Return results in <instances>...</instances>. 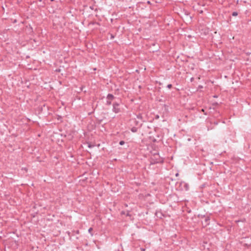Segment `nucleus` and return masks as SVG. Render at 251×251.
<instances>
[{
  "label": "nucleus",
  "mask_w": 251,
  "mask_h": 251,
  "mask_svg": "<svg viewBox=\"0 0 251 251\" xmlns=\"http://www.w3.org/2000/svg\"><path fill=\"white\" fill-rule=\"evenodd\" d=\"M194 77H192V78H191V79H190V81H191V82H192V81L194 80Z\"/></svg>",
  "instance_id": "nucleus-11"
},
{
  "label": "nucleus",
  "mask_w": 251,
  "mask_h": 251,
  "mask_svg": "<svg viewBox=\"0 0 251 251\" xmlns=\"http://www.w3.org/2000/svg\"><path fill=\"white\" fill-rule=\"evenodd\" d=\"M237 15H238V13H237V12H233L232 13V15L233 16H236Z\"/></svg>",
  "instance_id": "nucleus-7"
},
{
  "label": "nucleus",
  "mask_w": 251,
  "mask_h": 251,
  "mask_svg": "<svg viewBox=\"0 0 251 251\" xmlns=\"http://www.w3.org/2000/svg\"><path fill=\"white\" fill-rule=\"evenodd\" d=\"M167 88H168L169 89H171L172 87V85L171 84H169L167 85Z\"/></svg>",
  "instance_id": "nucleus-9"
},
{
  "label": "nucleus",
  "mask_w": 251,
  "mask_h": 251,
  "mask_svg": "<svg viewBox=\"0 0 251 251\" xmlns=\"http://www.w3.org/2000/svg\"><path fill=\"white\" fill-rule=\"evenodd\" d=\"M125 141H121L120 142V143H119V144H120V145H124V144H125Z\"/></svg>",
  "instance_id": "nucleus-8"
},
{
  "label": "nucleus",
  "mask_w": 251,
  "mask_h": 251,
  "mask_svg": "<svg viewBox=\"0 0 251 251\" xmlns=\"http://www.w3.org/2000/svg\"><path fill=\"white\" fill-rule=\"evenodd\" d=\"M131 131L132 132H136L137 131V128L136 127H133L131 128Z\"/></svg>",
  "instance_id": "nucleus-4"
},
{
  "label": "nucleus",
  "mask_w": 251,
  "mask_h": 251,
  "mask_svg": "<svg viewBox=\"0 0 251 251\" xmlns=\"http://www.w3.org/2000/svg\"><path fill=\"white\" fill-rule=\"evenodd\" d=\"M209 221H210V219L208 217H206L205 218V219H204L205 226H206L207 225H208L209 224Z\"/></svg>",
  "instance_id": "nucleus-3"
},
{
  "label": "nucleus",
  "mask_w": 251,
  "mask_h": 251,
  "mask_svg": "<svg viewBox=\"0 0 251 251\" xmlns=\"http://www.w3.org/2000/svg\"><path fill=\"white\" fill-rule=\"evenodd\" d=\"M141 251H145V249H144V248H141Z\"/></svg>",
  "instance_id": "nucleus-12"
},
{
  "label": "nucleus",
  "mask_w": 251,
  "mask_h": 251,
  "mask_svg": "<svg viewBox=\"0 0 251 251\" xmlns=\"http://www.w3.org/2000/svg\"><path fill=\"white\" fill-rule=\"evenodd\" d=\"M126 215H127V216H128V212H127V213Z\"/></svg>",
  "instance_id": "nucleus-15"
},
{
  "label": "nucleus",
  "mask_w": 251,
  "mask_h": 251,
  "mask_svg": "<svg viewBox=\"0 0 251 251\" xmlns=\"http://www.w3.org/2000/svg\"><path fill=\"white\" fill-rule=\"evenodd\" d=\"M51 1H53L54 0H50Z\"/></svg>",
  "instance_id": "nucleus-16"
},
{
  "label": "nucleus",
  "mask_w": 251,
  "mask_h": 251,
  "mask_svg": "<svg viewBox=\"0 0 251 251\" xmlns=\"http://www.w3.org/2000/svg\"><path fill=\"white\" fill-rule=\"evenodd\" d=\"M107 100H112L114 99V97L112 94H109L106 97Z\"/></svg>",
  "instance_id": "nucleus-2"
},
{
  "label": "nucleus",
  "mask_w": 251,
  "mask_h": 251,
  "mask_svg": "<svg viewBox=\"0 0 251 251\" xmlns=\"http://www.w3.org/2000/svg\"><path fill=\"white\" fill-rule=\"evenodd\" d=\"M178 175V173H177V174H176V176H177Z\"/></svg>",
  "instance_id": "nucleus-14"
},
{
  "label": "nucleus",
  "mask_w": 251,
  "mask_h": 251,
  "mask_svg": "<svg viewBox=\"0 0 251 251\" xmlns=\"http://www.w3.org/2000/svg\"><path fill=\"white\" fill-rule=\"evenodd\" d=\"M112 111L115 113H118L121 112V109L120 108V104L117 102H115L113 103V109Z\"/></svg>",
  "instance_id": "nucleus-1"
},
{
  "label": "nucleus",
  "mask_w": 251,
  "mask_h": 251,
  "mask_svg": "<svg viewBox=\"0 0 251 251\" xmlns=\"http://www.w3.org/2000/svg\"><path fill=\"white\" fill-rule=\"evenodd\" d=\"M112 103V100H109L107 99L106 104L107 105H110Z\"/></svg>",
  "instance_id": "nucleus-5"
},
{
  "label": "nucleus",
  "mask_w": 251,
  "mask_h": 251,
  "mask_svg": "<svg viewBox=\"0 0 251 251\" xmlns=\"http://www.w3.org/2000/svg\"><path fill=\"white\" fill-rule=\"evenodd\" d=\"M214 124L215 125H217L218 124V122H214Z\"/></svg>",
  "instance_id": "nucleus-10"
},
{
  "label": "nucleus",
  "mask_w": 251,
  "mask_h": 251,
  "mask_svg": "<svg viewBox=\"0 0 251 251\" xmlns=\"http://www.w3.org/2000/svg\"><path fill=\"white\" fill-rule=\"evenodd\" d=\"M125 214V212H124V211H122V212H121V214Z\"/></svg>",
  "instance_id": "nucleus-13"
},
{
  "label": "nucleus",
  "mask_w": 251,
  "mask_h": 251,
  "mask_svg": "<svg viewBox=\"0 0 251 251\" xmlns=\"http://www.w3.org/2000/svg\"><path fill=\"white\" fill-rule=\"evenodd\" d=\"M92 230H93V228H92V227L89 228V229H88V232H89L90 233H91V234L92 235H93V234L92 233Z\"/></svg>",
  "instance_id": "nucleus-6"
}]
</instances>
